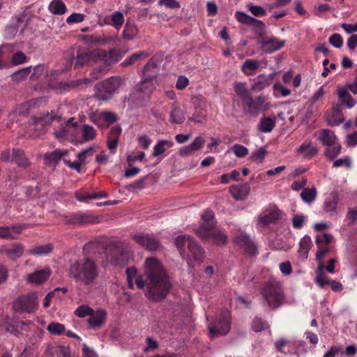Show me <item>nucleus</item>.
I'll return each mask as SVG.
<instances>
[{
  "mask_svg": "<svg viewBox=\"0 0 357 357\" xmlns=\"http://www.w3.org/2000/svg\"><path fill=\"white\" fill-rule=\"evenodd\" d=\"M146 282L139 276L135 280L138 289L147 288L146 296L151 301L158 302L169 294L172 284L166 270L161 262L155 257L146 258L144 264Z\"/></svg>",
  "mask_w": 357,
  "mask_h": 357,
  "instance_id": "1",
  "label": "nucleus"
},
{
  "mask_svg": "<svg viewBox=\"0 0 357 357\" xmlns=\"http://www.w3.org/2000/svg\"><path fill=\"white\" fill-rule=\"evenodd\" d=\"M71 261L68 268V275L79 286L91 290L96 285L101 268L100 263L90 255Z\"/></svg>",
  "mask_w": 357,
  "mask_h": 357,
  "instance_id": "2",
  "label": "nucleus"
},
{
  "mask_svg": "<svg viewBox=\"0 0 357 357\" xmlns=\"http://www.w3.org/2000/svg\"><path fill=\"white\" fill-rule=\"evenodd\" d=\"M101 252L105 253L107 262L116 266L126 264L129 258L128 249L121 241H113L105 246L103 242L95 241L87 243L83 248V253L86 255Z\"/></svg>",
  "mask_w": 357,
  "mask_h": 357,
  "instance_id": "3",
  "label": "nucleus"
},
{
  "mask_svg": "<svg viewBox=\"0 0 357 357\" xmlns=\"http://www.w3.org/2000/svg\"><path fill=\"white\" fill-rule=\"evenodd\" d=\"M203 223L196 229L195 234L201 239L223 245L226 243L227 236L215 227L214 213L212 210L207 209L202 215Z\"/></svg>",
  "mask_w": 357,
  "mask_h": 357,
  "instance_id": "4",
  "label": "nucleus"
},
{
  "mask_svg": "<svg viewBox=\"0 0 357 357\" xmlns=\"http://www.w3.org/2000/svg\"><path fill=\"white\" fill-rule=\"evenodd\" d=\"M236 97L242 104L243 111L250 115L257 116L261 112H266L271 108L268 99L262 96L253 98L249 91H236Z\"/></svg>",
  "mask_w": 357,
  "mask_h": 357,
  "instance_id": "5",
  "label": "nucleus"
},
{
  "mask_svg": "<svg viewBox=\"0 0 357 357\" xmlns=\"http://www.w3.org/2000/svg\"><path fill=\"white\" fill-rule=\"evenodd\" d=\"M261 294L269 307L273 309L279 307L284 298L280 282L273 279H270L264 283Z\"/></svg>",
  "mask_w": 357,
  "mask_h": 357,
  "instance_id": "6",
  "label": "nucleus"
},
{
  "mask_svg": "<svg viewBox=\"0 0 357 357\" xmlns=\"http://www.w3.org/2000/svg\"><path fill=\"white\" fill-rule=\"evenodd\" d=\"M230 314L222 310L208 324L209 335L211 338L225 335L230 330Z\"/></svg>",
  "mask_w": 357,
  "mask_h": 357,
  "instance_id": "7",
  "label": "nucleus"
},
{
  "mask_svg": "<svg viewBox=\"0 0 357 357\" xmlns=\"http://www.w3.org/2000/svg\"><path fill=\"white\" fill-rule=\"evenodd\" d=\"M38 307L36 292H29L18 296L13 303V309L18 313H33Z\"/></svg>",
  "mask_w": 357,
  "mask_h": 357,
  "instance_id": "8",
  "label": "nucleus"
},
{
  "mask_svg": "<svg viewBox=\"0 0 357 357\" xmlns=\"http://www.w3.org/2000/svg\"><path fill=\"white\" fill-rule=\"evenodd\" d=\"M105 57H107V52L105 50H94L93 51H86L79 49L77 51L76 56L70 58L69 61L71 64L74 65L75 68H79L91 61L105 59Z\"/></svg>",
  "mask_w": 357,
  "mask_h": 357,
  "instance_id": "9",
  "label": "nucleus"
},
{
  "mask_svg": "<svg viewBox=\"0 0 357 357\" xmlns=\"http://www.w3.org/2000/svg\"><path fill=\"white\" fill-rule=\"evenodd\" d=\"M175 245L181 252L187 245L192 257L198 261H202L204 257V250L201 246L190 236L183 234L178 236L175 239Z\"/></svg>",
  "mask_w": 357,
  "mask_h": 357,
  "instance_id": "10",
  "label": "nucleus"
},
{
  "mask_svg": "<svg viewBox=\"0 0 357 357\" xmlns=\"http://www.w3.org/2000/svg\"><path fill=\"white\" fill-rule=\"evenodd\" d=\"M64 220L66 224L75 225L96 224L100 222L98 216L93 215L89 212L81 211L66 215Z\"/></svg>",
  "mask_w": 357,
  "mask_h": 357,
  "instance_id": "11",
  "label": "nucleus"
},
{
  "mask_svg": "<svg viewBox=\"0 0 357 357\" xmlns=\"http://www.w3.org/2000/svg\"><path fill=\"white\" fill-rule=\"evenodd\" d=\"M162 56L156 54L144 66L142 73V82H149L159 73V64L162 62Z\"/></svg>",
  "mask_w": 357,
  "mask_h": 357,
  "instance_id": "12",
  "label": "nucleus"
},
{
  "mask_svg": "<svg viewBox=\"0 0 357 357\" xmlns=\"http://www.w3.org/2000/svg\"><path fill=\"white\" fill-rule=\"evenodd\" d=\"M132 239L140 246L149 251L159 249L160 243L153 234H138L132 236Z\"/></svg>",
  "mask_w": 357,
  "mask_h": 357,
  "instance_id": "13",
  "label": "nucleus"
},
{
  "mask_svg": "<svg viewBox=\"0 0 357 357\" xmlns=\"http://www.w3.org/2000/svg\"><path fill=\"white\" fill-rule=\"evenodd\" d=\"M234 242L250 255L257 254V247L251 238L244 232H240L234 238Z\"/></svg>",
  "mask_w": 357,
  "mask_h": 357,
  "instance_id": "14",
  "label": "nucleus"
},
{
  "mask_svg": "<svg viewBox=\"0 0 357 357\" xmlns=\"http://www.w3.org/2000/svg\"><path fill=\"white\" fill-rule=\"evenodd\" d=\"M29 225L18 224L10 227H0V238L3 239H17V235H20L23 230L27 229Z\"/></svg>",
  "mask_w": 357,
  "mask_h": 357,
  "instance_id": "15",
  "label": "nucleus"
},
{
  "mask_svg": "<svg viewBox=\"0 0 357 357\" xmlns=\"http://www.w3.org/2000/svg\"><path fill=\"white\" fill-rule=\"evenodd\" d=\"M263 51L266 54H271L282 49L285 45V40L271 36L268 38H262L260 41Z\"/></svg>",
  "mask_w": 357,
  "mask_h": 357,
  "instance_id": "16",
  "label": "nucleus"
},
{
  "mask_svg": "<svg viewBox=\"0 0 357 357\" xmlns=\"http://www.w3.org/2000/svg\"><path fill=\"white\" fill-rule=\"evenodd\" d=\"M46 103V98L45 97H40L36 99H32L29 100L26 104H21L19 105H17L16 107L13 109L12 112L9 114V117L11 119H14V116L16 114L19 115H23L25 114L26 109H27V105L29 106H33V107H40L43 105H45Z\"/></svg>",
  "mask_w": 357,
  "mask_h": 357,
  "instance_id": "17",
  "label": "nucleus"
},
{
  "mask_svg": "<svg viewBox=\"0 0 357 357\" xmlns=\"http://www.w3.org/2000/svg\"><path fill=\"white\" fill-rule=\"evenodd\" d=\"M204 138L202 136H198L195 138V139L190 144L180 149L179 154L182 157L190 156L195 151H199L204 146Z\"/></svg>",
  "mask_w": 357,
  "mask_h": 357,
  "instance_id": "18",
  "label": "nucleus"
},
{
  "mask_svg": "<svg viewBox=\"0 0 357 357\" xmlns=\"http://www.w3.org/2000/svg\"><path fill=\"white\" fill-rule=\"evenodd\" d=\"M88 319V324L90 328L97 330L100 328L105 324L107 317V312L105 310L99 309L96 311L93 310Z\"/></svg>",
  "mask_w": 357,
  "mask_h": 357,
  "instance_id": "19",
  "label": "nucleus"
},
{
  "mask_svg": "<svg viewBox=\"0 0 357 357\" xmlns=\"http://www.w3.org/2000/svg\"><path fill=\"white\" fill-rule=\"evenodd\" d=\"M52 271L49 267L37 269L28 275V281L32 284H40L47 281Z\"/></svg>",
  "mask_w": 357,
  "mask_h": 357,
  "instance_id": "20",
  "label": "nucleus"
},
{
  "mask_svg": "<svg viewBox=\"0 0 357 357\" xmlns=\"http://www.w3.org/2000/svg\"><path fill=\"white\" fill-rule=\"evenodd\" d=\"M279 219L278 210H272L261 213L257 220V225L259 227H266L271 224L275 223Z\"/></svg>",
  "mask_w": 357,
  "mask_h": 357,
  "instance_id": "21",
  "label": "nucleus"
},
{
  "mask_svg": "<svg viewBox=\"0 0 357 357\" xmlns=\"http://www.w3.org/2000/svg\"><path fill=\"white\" fill-rule=\"evenodd\" d=\"M344 120V117L339 105L334 106L331 112L326 116L328 124L331 126H339Z\"/></svg>",
  "mask_w": 357,
  "mask_h": 357,
  "instance_id": "22",
  "label": "nucleus"
},
{
  "mask_svg": "<svg viewBox=\"0 0 357 357\" xmlns=\"http://www.w3.org/2000/svg\"><path fill=\"white\" fill-rule=\"evenodd\" d=\"M123 85V80L119 77H111L96 85L95 89H118Z\"/></svg>",
  "mask_w": 357,
  "mask_h": 357,
  "instance_id": "23",
  "label": "nucleus"
},
{
  "mask_svg": "<svg viewBox=\"0 0 357 357\" xmlns=\"http://www.w3.org/2000/svg\"><path fill=\"white\" fill-rule=\"evenodd\" d=\"M317 139L326 146L335 144L337 140L335 133L328 129H322L319 130Z\"/></svg>",
  "mask_w": 357,
  "mask_h": 357,
  "instance_id": "24",
  "label": "nucleus"
},
{
  "mask_svg": "<svg viewBox=\"0 0 357 357\" xmlns=\"http://www.w3.org/2000/svg\"><path fill=\"white\" fill-rule=\"evenodd\" d=\"M68 153V150L56 149L52 152L46 153L43 158L47 164H57L62 158L63 159Z\"/></svg>",
  "mask_w": 357,
  "mask_h": 357,
  "instance_id": "25",
  "label": "nucleus"
},
{
  "mask_svg": "<svg viewBox=\"0 0 357 357\" xmlns=\"http://www.w3.org/2000/svg\"><path fill=\"white\" fill-rule=\"evenodd\" d=\"M297 151L305 158H312L318 153L317 149L312 146L311 142L307 141L303 142Z\"/></svg>",
  "mask_w": 357,
  "mask_h": 357,
  "instance_id": "26",
  "label": "nucleus"
},
{
  "mask_svg": "<svg viewBox=\"0 0 357 357\" xmlns=\"http://www.w3.org/2000/svg\"><path fill=\"white\" fill-rule=\"evenodd\" d=\"M230 192L236 199L243 200L246 199L250 192V186L247 183L241 185L232 186Z\"/></svg>",
  "mask_w": 357,
  "mask_h": 357,
  "instance_id": "27",
  "label": "nucleus"
},
{
  "mask_svg": "<svg viewBox=\"0 0 357 357\" xmlns=\"http://www.w3.org/2000/svg\"><path fill=\"white\" fill-rule=\"evenodd\" d=\"M261 62L256 59H248L241 66L242 72L246 75H252L259 68Z\"/></svg>",
  "mask_w": 357,
  "mask_h": 357,
  "instance_id": "28",
  "label": "nucleus"
},
{
  "mask_svg": "<svg viewBox=\"0 0 357 357\" xmlns=\"http://www.w3.org/2000/svg\"><path fill=\"white\" fill-rule=\"evenodd\" d=\"M48 10L54 15H61L66 13L67 8L61 0H53L49 4Z\"/></svg>",
  "mask_w": 357,
  "mask_h": 357,
  "instance_id": "29",
  "label": "nucleus"
},
{
  "mask_svg": "<svg viewBox=\"0 0 357 357\" xmlns=\"http://www.w3.org/2000/svg\"><path fill=\"white\" fill-rule=\"evenodd\" d=\"M338 98L340 105H346L348 108H352L356 104V100L352 98L348 91H338Z\"/></svg>",
  "mask_w": 357,
  "mask_h": 357,
  "instance_id": "30",
  "label": "nucleus"
},
{
  "mask_svg": "<svg viewBox=\"0 0 357 357\" xmlns=\"http://www.w3.org/2000/svg\"><path fill=\"white\" fill-rule=\"evenodd\" d=\"M53 250V245L50 243L38 245L28 251V254L33 256H43L50 253Z\"/></svg>",
  "mask_w": 357,
  "mask_h": 357,
  "instance_id": "31",
  "label": "nucleus"
},
{
  "mask_svg": "<svg viewBox=\"0 0 357 357\" xmlns=\"http://www.w3.org/2000/svg\"><path fill=\"white\" fill-rule=\"evenodd\" d=\"M12 161L15 162L19 167L26 168L29 165L27 158L22 150L13 149Z\"/></svg>",
  "mask_w": 357,
  "mask_h": 357,
  "instance_id": "32",
  "label": "nucleus"
},
{
  "mask_svg": "<svg viewBox=\"0 0 357 357\" xmlns=\"http://www.w3.org/2000/svg\"><path fill=\"white\" fill-rule=\"evenodd\" d=\"M24 247L19 243H14L6 249L5 252L10 259H15L23 255Z\"/></svg>",
  "mask_w": 357,
  "mask_h": 357,
  "instance_id": "33",
  "label": "nucleus"
},
{
  "mask_svg": "<svg viewBox=\"0 0 357 357\" xmlns=\"http://www.w3.org/2000/svg\"><path fill=\"white\" fill-rule=\"evenodd\" d=\"M170 120L174 123L181 124L185 120L183 112L176 105L173 104L172 110L170 113Z\"/></svg>",
  "mask_w": 357,
  "mask_h": 357,
  "instance_id": "34",
  "label": "nucleus"
},
{
  "mask_svg": "<svg viewBox=\"0 0 357 357\" xmlns=\"http://www.w3.org/2000/svg\"><path fill=\"white\" fill-rule=\"evenodd\" d=\"M341 150V144L336 142L333 145L327 146L326 149H325L324 154L327 159L331 161L340 153Z\"/></svg>",
  "mask_w": 357,
  "mask_h": 357,
  "instance_id": "35",
  "label": "nucleus"
},
{
  "mask_svg": "<svg viewBox=\"0 0 357 357\" xmlns=\"http://www.w3.org/2000/svg\"><path fill=\"white\" fill-rule=\"evenodd\" d=\"M324 268L325 266L324 263H320L319 264L317 270L316 271V282L321 288L324 287L326 285L330 284L331 282V280L327 279L324 275L323 271Z\"/></svg>",
  "mask_w": 357,
  "mask_h": 357,
  "instance_id": "36",
  "label": "nucleus"
},
{
  "mask_svg": "<svg viewBox=\"0 0 357 357\" xmlns=\"http://www.w3.org/2000/svg\"><path fill=\"white\" fill-rule=\"evenodd\" d=\"M90 82L89 79H79L75 81H71L69 83H59L58 89H66V88H75V87H88L87 85Z\"/></svg>",
  "mask_w": 357,
  "mask_h": 357,
  "instance_id": "37",
  "label": "nucleus"
},
{
  "mask_svg": "<svg viewBox=\"0 0 357 357\" xmlns=\"http://www.w3.org/2000/svg\"><path fill=\"white\" fill-rule=\"evenodd\" d=\"M312 245V241L310 236H304L300 241V248L298 252L304 259L307 257L308 252Z\"/></svg>",
  "mask_w": 357,
  "mask_h": 357,
  "instance_id": "38",
  "label": "nucleus"
},
{
  "mask_svg": "<svg viewBox=\"0 0 357 357\" xmlns=\"http://www.w3.org/2000/svg\"><path fill=\"white\" fill-rule=\"evenodd\" d=\"M275 124L274 119L264 117L260 121L259 130L264 132H269L273 129Z\"/></svg>",
  "mask_w": 357,
  "mask_h": 357,
  "instance_id": "39",
  "label": "nucleus"
},
{
  "mask_svg": "<svg viewBox=\"0 0 357 357\" xmlns=\"http://www.w3.org/2000/svg\"><path fill=\"white\" fill-rule=\"evenodd\" d=\"M31 70V66L20 69L11 75L12 80L17 82L24 80L30 74Z\"/></svg>",
  "mask_w": 357,
  "mask_h": 357,
  "instance_id": "40",
  "label": "nucleus"
},
{
  "mask_svg": "<svg viewBox=\"0 0 357 357\" xmlns=\"http://www.w3.org/2000/svg\"><path fill=\"white\" fill-rule=\"evenodd\" d=\"M173 142L167 140L159 141L153 148V155L158 156L165 151V146L172 147Z\"/></svg>",
  "mask_w": 357,
  "mask_h": 357,
  "instance_id": "41",
  "label": "nucleus"
},
{
  "mask_svg": "<svg viewBox=\"0 0 357 357\" xmlns=\"http://www.w3.org/2000/svg\"><path fill=\"white\" fill-rule=\"evenodd\" d=\"M317 190L315 188H304L301 193V199L306 203H312L316 198Z\"/></svg>",
  "mask_w": 357,
  "mask_h": 357,
  "instance_id": "42",
  "label": "nucleus"
},
{
  "mask_svg": "<svg viewBox=\"0 0 357 357\" xmlns=\"http://www.w3.org/2000/svg\"><path fill=\"white\" fill-rule=\"evenodd\" d=\"M82 138L84 141H90L93 139L96 136L95 129L89 126L84 124L82 128Z\"/></svg>",
  "mask_w": 357,
  "mask_h": 357,
  "instance_id": "43",
  "label": "nucleus"
},
{
  "mask_svg": "<svg viewBox=\"0 0 357 357\" xmlns=\"http://www.w3.org/2000/svg\"><path fill=\"white\" fill-rule=\"evenodd\" d=\"M138 33V29L135 25L126 24L123 31V37L127 40H132Z\"/></svg>",
  "mask_w": 357,
  "mask_h": 357,
  "instance_id": "44",
  "label": "nucleus"
},
{
  "mask_svg": "<svg viewBox=\"0 0 357 357\" xmlns=\"http://www.w3.org/2000/svg\"><path fill=\"white\" fill-rule=\"evenodd\" d=\"M268 328V324L261 317H255L253 319L252 328L255 332H261Z\"/></svg>",
  "mask_w": 357,
  "mask_h": 357,
  "instance_id": "45",
  "label": "nucleus"
},
{
  "mask_svg": "<svg viewBox=\"0 0 357 357\" xmlns=\"http://www.w3.org/2000/svg\"><path fill=\"white\" fill-rule=\"evenodd\" d=\"M59 119V116H57L52 112L50 114L47 113L46 114H43L38 117L37 122L41 125H48L50 124L53 121H58Z\"/></svg>",
  "mask_w": 357,
  "mask_h": 357,
  "instance_id": "46",
  "label": "nucleus"
},
{
  "mask_svg": "<svg viewBox=\"0 0 357 357\" xmlns=\"http://www.w3.org/2000/svg\"><path fill=\"white\" fill-rule=\"evenodd\" d=\"M337 198L335 196L327 197L324 203V210L326 212H333L336 210Z\"/></svg>",
  "mask_w": 357,
  "mask_h": 357,
  "instance_id": "47",
  "label": "nucleus"
},
{
  "mask_svg": "<svg viewBox=\"0 0 357 357\" xmlns=\"http://www.w3.org/2000/svg\"><path fill=\"white\" fill-rule=\"evenodd\" d=\"M47 329L52 335H60L63 333L65 327L60 323L52 322L48 325Z\"/></svg>",
  "mask_w": 357,
  "mask_h": 357,
  "instance_id": "48",
  "label": "nucleus"
},
{
  "mask_svg": "<svg viewBox=\"0 0 357 357\" xmlns=\"http://www.w3.org/2000/svg\"><path fill=\"white\" fill-rule=\"evenodd\" d=\"M236 20L244 24L250 25L254 23V21H256V18L252 17L246 13L241 11H236L235 14Z\"/></svg>",
  "mask_w": 357,
  "mask_h": 357,
  "instance_id": "49",
  "label": "nucleus"
},
{
  "mask_svg": "<svg viewBox=\"0 0 357 357\" xmlns=\"http://www.w3.org/2000/svg\"><path fill=\"white\" fill-rule=\"evenodd\" d=\"M111 20L112 25L117 29H119L124 23V17L121 12L116 11L112 16Z\"/></svg>",
  "mask_w": 357,
  "mask_h": 357,
  "instance_id": "50",
  "label": "nucleus"
},
{
  "mask_svg": "<svg viewBox=\"0 0 357 357\" xmlns=\"http://www.w3.org/2000/svg\"><path fill=\"white\" fill-rule=\"evenodd\" d=\"M206 118V111L202 109L196 108L195 113L189 119L190 121L197 123H202Z\"/></svg>",
  "mask_w": 357,
  "mask_h": 357,
  "instance_id": "51",
  "label": "nucleus"
},
{
  "mask_svg": "<svg viewBox=\"0 0 357 357\" xmlns=\"http://www.w3.org/2000/svg\"><path fill=\"white\" fill-rule=\"evenodd\" d=\"M93 312V310L86 305H82L79 306L75 311V314L79 317L84 318L90 316Z\"/></svg>",
  "mask_w": 357,
  "mask_h": 357,
  "instance_id": "52",
  "label": "nucleus"
},
{
  "mask_svg": "<svg viewBox=\"0 0 357 357\" xmlns=\"http://www.w3.org/2000/svg\"><path fill=\"white\" fill-rule=\"evenodd\" d=\"M114 91H98L94 98L100 102L109 100L113 96Z\"/></svg>",
  "mask_w": 357,
  "mask_h": 357,
  "instance_id": "53",
  "label": "nucleus"
},
{
  "mask_svg": "<svg viewBox=\"0 0 357 357\" xmlns=\"http://www.w3.org/2000/svg\"><path fill=\"white\" fill-rule=\"evenodd\" d=\"M231 151L238 158H243L248 153V149L245 146L238 144H234L231 148Z\"/></svg>",
  "mask_w": 357,
  "mask_h": 357,
  "instance_id": "54",
  "label": "nucleus"
},
{
  "mask_svg": "<svg viewBox=\"0 0 357 357\" xmlns=\"http://www.w3.org/2000/svg\"><path fill=\"white\" fill-rule=\"evenodd\" d=\"M267 155V151L265 147H261L257 151L252 152L251 155V159L254 161L261 162L266 155Z\"/></svg>",
  "mask_w": 357,
  "mask_h": 357,
  "instance_id": "55",
  "label": "nucleus"
},
{
  "mask_svg": "<svg viewBox=\"0 0 357 357\" xmlns=\"http://www.w3.org/2000/svg\"><path fill=\"white\" fill-rule=\"evenodd\" d=\"M247 8L251 12V13L256 17L266 15V10L260 6H255L252 3H249L247 5Z\"/></svg>",
  "mask_w": 357,
  "mask_h": 357,
  "instance_id": "56",
  "label": "nucleus"
},
{
  "mask_svg": "<svg viewBox=\"0 0 357 357\" xmlns=\"http://www.w3.org/2000/svg\"><path fill=\"white\" fill-rule=\"evenodd\" d=\"M329 43L335 48H340L343 45L342 36L338 33L333 34L328 39Z\"/></svg>",
  "mask_w": 357,
  "mask_h": 357,
  "instance_id": "57",
  "label": "nucleus"
},
{
  "mask_svg": "<svg viewBox=\"0 0 357 357\" xmlns=\"http://www.w3.org/2000/svg\"><path fill=\"white\" fill-rule=\"evenodd\" d=\"M26 60V55L22 52H17L12 57L11 62L14 66L24 63Z\"/></svg>",
  "mask_w": 357,
  "mask_h": 357,
  "instance_id": "58",
  "label": "nucleus"
},
{
  "mask_svg": "<svg viewBox=\"0 0 357 357\" xmlns=\"http://www.w3.org/2000/svg\"><path fill=\"white\" fill-rule=\"evenodd\" d=\"M305 217L302 215H296L292 218V225L294 229H300L304 226Z\"/></svg>",
  "mask_w": 357,
  "mask_h": 357,
  "instance_id": "59",
  "label": "nucleus"
},
{
  "mask_svg": "<svg viewBox=\"0 0 357 357\" xmlns=\"http://www.w3.org/2000/svg\"><path fill=\"white\" fill-rule=\"evenodd\" d=\"M85 18V15L82 13H73L66 19V22L68 24H74V23H79L84 21Z\"/></svg>",
  "mask_w": 357,
  "mask_h": 357,
  "instance_id": "60",
  "label": "nucleus"
},
{
  "mask_svg": "<svg viewBox=\"0 0 357 357\" xmlns=\"http://www.w3.org/2000/svg\"><path fill=\"white\" fill-rule=\"evenodd\" d=\"M93 149L92 147H89L88 149L82 150L81 152H79L77 155V160L83 164L86 160V158L89 156L92 155L93 153Z\"/></svg>",
  "mask_w": 357,
  "mask_h": 357,
  "instance_id": "61",
  "label": "nucleus"
},
{
  "mask_svg": "<svg viewBox=\"0 0 357 357\" xmlns=\"http://www.w3.org/2000/svg\"><path fill=\"white\" fill-rule=\"evenodd\" d=\"M342 166H346L347 168H350L351 167V159L347 156L343 158H340L336 160L333 165V167H339Z\"/></svg>",
  "mask_w": 357,
  "mask_h": 357,
  "instance_id": "62",
  "label": "nucleus"
},
{
  "mask_svg": "<svg viewBox=\"0 0 357 357\" xmlns=\"http://www.w3.org/2000/svg\"><path fill=\"white\" fill-rule=\"evenodd\" d=\"M63 160L64 164L70 169H75L79 173L81 172L82 163L78 160L75 162H71L70 160H67L66 158H64Z\"/></svg>",
  "mask_w": 357,
  "mask_h": 357,
  "instance_id": "63",
  "label": "nucleus"
},
{
  "mask_svg": "<svg viewBox=\"0 0 357 357\" xmlns=\"http://www.w3.org/2000/svg\"><path fill=\"white\" fill-rule=\"evenodd\" d=\"M138 143L142 148L147 149L151 145V140L147 135H142L139 137Z\"/></svg>",
  "mask_w": 357,
  "mask_h": 357,
  "instance_id": "64",
  "label": "nucleus"
}]
</instances>
